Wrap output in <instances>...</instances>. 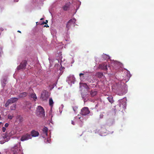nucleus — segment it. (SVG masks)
Returning <instances> with one entry per match:
<instances>
[{"instance_id": "5701e85b", "label": "nucleus", "mask_w": 154, "mask_h": 154, "mask_svg": "<svg viewBox=\"0 0 154 154\" xmlns=\"http://www.w3.org/2000/svg\"><path fill=\"white\" fill-rule=\"evenodd\" d=\"M13 117H14V116L13 115L12 116V115H11L9 114L8 115V119L11 120L12 119V118H13Z\"/></svg>"}, {"instance_id": "f3484780", "label": "nucleus", "mask_w": 154, "mask_h": 154, "mask_svg": "<svg viewBox=\"0 0 154 154\" xmlns=\"http://www.w3.org/2000/svg\"><path fill=\"white\" fill-rule=\"evenodd\" d=\"M90 94L92 97H94L97 94V91H95L91 90L90 91Z\"/></svg>"}, {"instance_id": "a878e982", "label": "nucleus", "mask_w": 154, "mask_h": 154, "mask_svg": "<svg viewBox=\"0 0 154 154\" xmlns=\"http://www.w3.org/2000/svg\"><path fill=\"white\" fill-rule=\"evenodd\" d=\"M6 129L5 127H3L2 128V131L3 132H4L6 131Z\"/></svg>"}, {"instance_id": "f257e3e1", "label": "nucleus", "mask_w": 154, "mask_h": 154, "mask_svg": "<svg viewBox=\"0 0 154 154\" xmlns=\"http://www.w3.org/2000/svg\"><path fill=\"white\" fill-rule=\"evenodd\" d=\"M124 76H119L118 77L119 81L117 83L116 81V84H117V88H116V94L119 96H122L125 94L127 91V86L125 83L127 82L129 80L131 77V74L129 72L126 70L125 72Z\"/></svg>"}, {"instance_id": "a211bd4d", "label": "nucleus", "mask_w": 154, "mask_h": 154, "mask_svg": "<svg viewBox=\"0 0 154 154\" xmlns=\"http://www.w3.org/2000/svg\"><path fill=\"white\" fill-rule=\"evenodd\" d=\"M30 96L31 98H33L35 101H36L37 98L36 94L35 93L31 94Z\"/></svg>"}, {"instance_id": "412c9836", "label": "nucleus", "mask_w": 154, "mask_h": 154, "mask_svg": "<svg viewBox=\"0 0 154 154\" xmlns=\"http://www.w3.org/2000/svg\"><path fill=\"white\" fill-rule=\"evenodd\" d=\"M107 99L110 103H113V101L112 97L111 96L109 97Z\"/></svg>"}, {"instance_id": "9d476101", "label": "nucleus", "mask_w": 154, "mask_h": 154, "mask_svg": "<svg viewBox=\"0 0 154 154\" xmlns=\"http://www.w3.org/2000/svg\"><path fill=\"white\" fill-rule=\"evenodd\" d=\"M48 92L45 91H43L41 95V97L42 98V100H44L46 98H48Z\"/></svg>"}, {"instance_id": "e433bc0d", "label": "nucleus", "mask_w": 154, "mask_h": 154, "mask_svg": "<svg viewBox=\"0 0 154 154\" xmlns=\"http://www.w3.org/2000/svg\"><path fill=\"white\" fill-rule=\"evenodd\" d=\"M17 32H19L21 33V32H20V31H19V30L18 31H17Z\"/></svg>"}, {"instance_id": "c756f323", "label": "nucleus", "mask_w": 154, "mask_h": 154, "mask_svg": "<svg viewBox=\"0 0 154 154\" xmlns=\"http://www.w3.org/2000/svg\"><path fill=\"white\" fill-rule=\"evenodd\" d=\"M84 75V73H80L79 74V76L80 77H81V75Z\"/></svg>"}, {"instance_id": "7c9ffc66", "label": "nucleus", "mask_w": 154, "mask_h": 154, "mask_svg": "<svg viewBox=\"0 0 154 154\" xmlns=\"http://www.w3.org/2000/svg\"><path fill=\"white\" fill-rule=\"evenodd\" d=\"M48 21L47 20H46V22H43V24H46V23H48Z\"/></svg>"}, {"instance_id": "1a4fd4ad", "label": "nucleus", "mask_w": 154, "mask_h": 154, "mask_svg": "<svg viewBox=\"0 0 154 154\" xmlns=\"http://www.w3.org/2000/svg\"><path fill=\"white\" fill-rule=\"evenodd\" d=\"M107 63H104L100 64L98 67V68L103 70L106 71L107 69Z\"/></svg>"}, {"instance_id": "b1692460", "label": "nucleus", "mask_w": 154, "mask_h": 154, "mask_svg": "<svg viewBox=\"0 0 154 154\" xmlns=\"http://www.w3.org/2000/svg\"><path fill=\"white\" fill-rule=\"evenodd\" d=\"M10 104V103L9 102V101L8 100L7 101L6 103L5 104V107H7L8 106L9 104Z\"/></svg>"}, {"instance_id": "c85d7f7f", "label": "nucleus", "mask_w": 154, "mask_h": 154, "mask_svg": "<svg viewBox=\"0 0 154 154\" xmlns=\"http://www.w3.org/2000/svg\"><path fill=\"white\" fill-rule=\"evenodd\" d=\"M103 114H100V118H102L103 117Z\"/></svg>"}, {"instance_id": "6ab92c4d", "label": "nucleus", "mask_w": 154, "mask_h": 154, "mask_svg": "<svg viewBox=\"0 0 154 154\" xmlns=\"http://www.w3.org/2000/svg\"><path fill=\"white\" fill-rule=\"evenodd\" d=\"M54 102L51 98H50L49 99V105L51 107H52L53 105Z\"/></svg>"}, {"instance_id": "473e14b6", "label": "nucleus", "mask_w": 154, "mask_h": 154, "mask_svg": "<svg viewBox=\"0 0 154 154\" xmlns=\"http://www.w3.org/2000/svg\"><path fill=\"white\" fill-rule=\"evenodd\" d=\"M113 111L114 112L115 114L116 113V111L115 109H113Z\"/></svg>"}, {"instance_id": "f704fd0d", "label": "nucleus", "mask_w": 154, "mask_h": 154, "mask_svg": "<svg viewBox=\"0 0 154 154\" xmlns=\"http://www.w3.org/2000/svg\"><path fill=\"white\" fill-rule=\"evenodd\" d=\"M43 18H41V19H40V20H43Z\"/></svg>"}, {"instance_id": "dca6fc26", "label": "nucleus", "mask_w": 154, "mask_h": 154, "mask_svg": "<svg viewBox=\"0 0 154 154\" xmlns=\"http://www.w3.org/2000/svg\"><path fill=\"white\" fill-rule=\"evenodd\" d=\"M42 131L43 133L45 134L47 136H48V128L46 127H45L43 128Z\"/></svg>"}, {"instance_id": "4468645a", "label": "nucleus", "mask_w": 154, "mask_h": 154, "mask_svg": "<svg viewBox=\"0 0 154 154\" xmlns=\"http://www.w3.org/2000/svg\"><path fill=\"white\" fill-rule=\"evenodd\" d=\"M12 150L14 154H16L18 151V146L17 145L15 146L12 148Z\"/></svg>"}, {"instance_id": "6e6552de", "label": "nucleus", "mask_w": 154, "mask_h": 154, "mask_svg": "<svg viewBox=\"0 0 154 154\" xmlns=\"http://www.w3.org/2000/svg\"><path fill=\"white\" fill-rule=\"evenodd\" d=\"M76 21L75 19L73 18L67 22L66 26V27L68 29H69V28L72 25H74V23Z\"/></svg>"}, {"instance_id": "393cba45", "label": "nucleus", "mask_w": 154, "mask_h": 154, "mask_svg": "<svg viewBox=\"0 0 154 154\" xmlns=\"http://www.w3.org/2000/svg\"><path fill=\"white\" fill-rule=\"evenodd\" d=\"M83 86L85 88H86L87 89V88H89L88 87V85H87V84L85 83L83 84Z\"/></svg>"}, {"instance_id": "9b49d317", "label": "nucleus", "mask_w": 154, "mask_h": 154, "mask_svg": "<svg viewBox=\"0 0 154 154\" xmlns=\"http://www.w3.org/2000/svg\"><path fill=\"white\" fill-rule=\"evenodd\" d=\"M31 136L33 137H36L38 136L39 133L37 131L35 130H32L31 132Z\"/></svg>"}, {"instance_id": "72a5a7b5", "label": "nucleus", "mask_w": 154, "mask_h": 154, "mask_svg": "<svg viewBox=\"0 0 154 154\" xmlns=\"http://www.w3.org/2000/svg\"><path fill=\"white\" fill-rule=\"evenodd\" d=\"M46 26V27H49V26H48V25L47 26Z\"/></svg>"}, {"instance_id": "58836bf2", "label": "nucleus", "mask_w": 154, "mask_h": 154, "mask_svg": "<svg viewBox=\"0 0 154 154\" xmlns=\"http://www.w3.org/2000/svg\"><path fill=\"white\" fill-rule=\"evenodd\" d=\"M0 154H2L0 152Z\"/></svg>"}, {"instance_id": "f8f14e48", "label": "nucleus", "mask_w": 154, "mask_h": 154, "mask_svg": "<svg viewBox=\"0 0 154 154\" xmlns=\"http://www.w3.org/2000/svg\"><path fill=\"white\" fill-rule=\"evenodd\" d=\"M18 99L16 97H12L8 99V100L10 104L13 103L17 101Z\"/></svg>"}, {"instance_id": "4be33fe9", "label": "nucleus", "mask_w": 154, "mask_h": 154, "mask_svg": "<svg viewBox=\"0 0 154 154\" xmlns=\"http://www.w3.org/2000/svg\"><path fill=\"white\" fill-rule=\"evenodd\" d=\"M69 6L66 5H65L63 7V9L64 11H67L69 8Z\"/></svg>"}, {"instance_id": "4c0bfd02", "label": "nucleus", "mask_w": 154, "mask_h": 154, "mask_svg": "<svg viewBox=\"0 0 154 154\" xmlns=\"http://www.w3.org/2000/svg\"><path fill=\"white\" fill-rule=\"evenodd\" d=\"M47 141H48V139H47Z\"/></svg>"}, {"instance_id": "aec40b11", "label": "nucleus", "mask_w": 154, "mask_h": 154, "mask_svg": "<svg viewBox=\"0 0 154 154\" xmlns=\"http://www.w3.org/2000/svg\"><path fill=\"white\" fill-rule=\"evenodd\" d=\"M16 105L15 104H13L10 107V109L12 110H14L15 109Z\"/></svg>"}, {"instance_id": "7ed1b4c3", "label": "nucleus", "mask_w": 154, "mask_h": 154, "mask_svg": "<svg viewBox=\"0 0 154 154\" xmlns=\"http://www.w3.org/2000/svg\"><path fill=\"white\" fill-rule=\"evenodd\" d=\"M37 112L41 117H44L45 116V112L43 108L41 106H38L36 109Z\"/></svg>"}, {"instance_id": "f03ea898", "label": "nucleus", "mask_w": 154, "mask_h": 154, "mask_svg": "<svg viewBox=\"0 0 154 154\" xmlns=\"http://www.w3.org/2000/svg\"><path fill=\"white\" fill-rule=\"evenodd\" d=\"M27 62L26 60L23 61L20 64L19 66H18L17 68V69L18 70L21 69H26Z\"/></svg>"}, {"instance_id": "2eb2a0df", "label": "nucleus", "mask_w": 154, "mask_h": 154, "mask_svg": "<svg viewBox=\"0 0 154 154\" xmlns=\"http://www.w3.org/2000/svg\"><path fill=\"white\" fill-rule=\"evenodd\" d=\"M96 76L98 78H101L103 76V74L101 72H97L96 74Z\"/></svg>"}, {"instance_id": "cd10ccee", "label": "nucleus", "mask_w": 154, "mask_h": 154, "mask_svg": "<svg viewBox=\"0 0 154 154\" xmlns=\"http://www.w3.org/2000/svg\"><path fill=\"white\" fill-rule=\"evenodd\" d=\"M9 125V124L8 123H6L5 124V127L6 128H7L8 127Z\"/></svg>"}, {"instance_id": "bb28decb", "label": "nucleus", "mask_w": 154, "mask_h": 154, "mask_svg": "<svg viewBox=\"0 0 154 154\" xmlns=\"http://www.w3.org/2000/svg\"><path fill=\"white\" fill-rule=\"evenodd\" d=\"M2 53V48H0V56L1 55Z\"/></svg>"}, {"instance_id": "c9c22d12", "label": "nucleus", "mask_w": 154, "mask_h": 154, "mask_svg": "<svg viewBox=\"0 0 154 154\" xmlns=\"http://www.w3.org/2000/svg\"><path fill=\"white\" fill-rule=\"evenodd\" d=\"M2 122H0V125L2 124Z\"/></svg>"}, {"instance_id": "39448f33", "label": "nucleus", "mask_w": 154, "mask_h": 154, "mask_svg": "<svg viewBox=\"0 0 154 154\" xmlns=\"http://www.w3.org/2000/svg\"><path fill=\"white\" fill-rule=\"evenodd\" d=\"M119 104L118 106L120 108L119 109V110L122 109H124L126 106V103L125 101L122 99L120 100L119 101Z\"/></svg>"}, {"instance_id": "ddd939ff", "label": "nucleus", "mask_w": 154, "mask_h": 154, "mask_svg": "<svg viewBox=\"0 0 154 154\" xmlns=\"http://www.w3.org/2000/svg\"><path fill=\"white\" fill-rule=\"evenodd\" d=\"M27 95V93L26 92H23L20 94L18 96V97L19 98H21L24 97Z\"/></svg>"}, {"instance_id": "ea45409f", "label": "nucleus", "mask_w": 154, "mask_h": 154, "mask_svg": "<svg viewBox=\"0 0 154 154\" xmlns=\"http://www.w3.org/2000/svg\"><path fill=\"white\" fill-rule=\"evenodd\" d=\"M113 123H114V121H113Z\"/></svg>"}, {"instance_id": "0eeeda50", "label": "nucleus", "mask_w": 154, "mask_h": 154, "mask_svg": "<svg viewBox=\"0 0 154 154\" xmlns=\"http://www.w3.org/2000/svg\"><path fill=\"white\" fill-rule=\"evenodd\" d=\"M32 137L30 134L26 133L22 135L20 138V140L22 141L26 140L31 139Z\"/></svg>"}, {"instance_id": "423d86ee", "label": "nucleus", "mask_w": 154, "mask_h": 154, "mask_svg": "<svg viewBox=\"0 0 154 154\" xmlns=\"http://www.w3.org/2000/svg\"><path fill=\"white\" fill-rule=\"evenodd\" d=\"M90 111L88 107H84L81 110V114L83 116L88 115L90 113Z\"/></svg>"}, {"instance_id": "2f4dec72", "label": "nucleus", "mask_w": 154, "mask_h": 154, "mask_svg": "<svg viewBox=\"0 0 154 154\" xmlns=\"http://www.w3.org/2000/svg\"><path fill=\"white\" fill-rule=\"evenodd\" d=\"M72 124H73V125H75V123H74V122H73V121H72Z\"/></svg>"}, {"instance_id": "20e7f679", "label": "nucleus", "mask_w": 154, "mask_h": 154, "mask_svg": "<svg viewBox=\"0 0 154 154\" xmlns=\"http://www.w3.org/2000/svg\"><path fill=\"white\" fill-rule=\"evenodd\" d=\"M116 70H117L118 72H122L125 69L123 68V65L121 63L116 61Z\"/></svg>"}]
</instances>
